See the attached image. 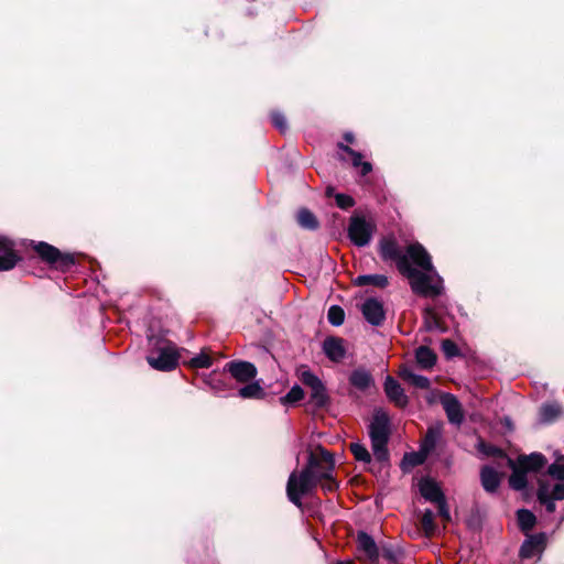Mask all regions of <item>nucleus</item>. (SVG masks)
Wrapping results in <instances>:
<instances>
[{
    "mask_svg": "<svg viewBox=\"0 0 564 564\" xmlns=\"http://www.w3.org/2000/svg\"><path fill=\"white\" fill-rule=\"evenodd\" d=\"M379 252L383 260L397 263L398 270L410 280L413 292L432 297L442 293L443 280L421 243H411L402 252L394 239L386 238L380 241Z\"/></svg>",
    "mask_w": 564,
    "mask_h": 564,
    "instance_id": "f257e3e1",
    "label": "nucleus"
},
{
    "mask_svg": "<svg viewBox=\"0 0 564 564\" xmlns=\"http://www.w3.org/2000/svg\"><path fill=\"white\" fill-rule=\"evenodd\" d=\"M322 465L318 446L308 453L307 463L301 471H292L286 484L289 500L302 507V498L310 495L318 484V471Z\"/></svg>",
    "mask_w": 564,
    "mask_h": 564,
    "instance_id": "f03ea898",
    "label": "nucleus"
},
{
    "mask_svg": "<svg viewBox=\"0 0 564 564\" xmlns=\"http://www.w3.org/2000/svg\"><path fill=\"white\" fill-rule=\"evenodd\" d=\"M390 434V420L388 414L379 409L373 413L372 421L369 425V435L375 457L384 462L388 459L387 443Z\"/></svg>",
    "mask_w": 564,
    "mask_h": 564,
    "instance_id": "7ed1b4c3",
    "label": "nucleus"
},
{
    "mask_svg": "<svg viewBox=\"0 0 564 564\" xmlns=\"http://www.w3.org/2000/svg\"><path fill=\"white\" fill-rule=\"evenodd\" d=\"M32 247L40 258L55 269L66 271L75 263L70 253H62L57 248L44 241H32Z\"/></svg>",
    "mask_w": 564,
    "mask_h": 564,
    "instance_id": "20e7f679",
    "label": "nucleus"
},
{
    "mask_svg": "<svg viewBox=\"0 0 564 564\" xmlns=\"http://www.w3.org/2000/svg\"><path fill=\"white\" fill-rule=\"evenodd\" d=\"M178 352L175 345L164 343L155 354L147 357L149 365L160 371L173 370L178 364Z\"/></svg>",
    "mask_w": 564,
    "mask_h": 564,
    "instance_id": "39448f33",
    "label": "nucleus"
},
{
    "mask_svg": "<svg viewBox=\"0 0 564 564\" xmlns=\"http://www.w3.org/2000/svg\"><path fill=\"white\" fill-rule=\"evenodd\" d=\"M300 380L311 389L310 400L316 408H324L328 401V394L322 380L310 370L300 373Z\"/></svg>",
    "mask_w": 564,
    "mask_h": 564,
    "instance_id": "423d86ee",
    "label": "nucleus"
},
{
    "mask_svg": "<svg viewBox=\"0 0 564 564\" xmlns=\"http://www.w3.org/2000/svg\"><path fill=\"white\" fill-rule=\"evenodd\" d=\"M318 452L322 458V465L318 471V482H321L322 489L325 492L335 491L338 488V482L332 476L335 468L334 456L322 446H318Z\"/></svg>",
    "mask_w": 564,
    "mask_h": 564,
    "instance_id": "0eeeda50",
    "label": "nucleus"
},
{
    "mask_svg": "<svg viewBox=\"0 0 564 564\" xmlns=\"http://www.w3.org/2000/svg\"><path fill=\"white\" fill-rule=\"evenodd\" d=\"M348 235L356 246L364 247L371 240L372 226L365 218L352 217L350 219Z\"/></svg>",
    "mask_w": 564,
    "mask_h": 564,
    "instance_id": "6e6552de",
    "label": "nucleus"
},
{
    "mask_svg": "<svg viewBox=\"0 0 564 564\" xmlns=\"http://www.w3.org/2000/svg\"><path fill=\"white\" fill-rule=\"evenodd\" d=\"M238 382H248L257 376V368L249 361H230L224 367Z\"/></svg>",
    "mask_w": 564,
    "mask_h": 564,
    "instance_id": "1a4fd4ad",
    "label": "nucleus"
},
{
    "mask_svg": "<svg viewBox=\"0 0 564 564\" xmlns=\"http://www.w3.org/2000/svg\"><path fill=\"white\" fill-rule=\"evenodd\" d=\"M441 403L444 408L448 422L451 424L460 426L464 422V412L458 399L451 393H444L441 395Z\"/></svg>",
    "mask_w": 564,
    "mask_h": 564,
    "instance_id": "9d476101",
    "label": "nucleus"
},
{
    "mask_svg": "<svg viewBox=\"0 0 564 564\" xmlns=\"http://www.w3.org/2000/svg\"><path fill=\"white\" fill-rule=\"evenodd\" d=\"M360 310L365 319L372 326H379L383 323L386 312L383 310L382 303L379 300L373 297L367 299L362 303Z\"/></svg>",
    "mask_w": 564,
    "mask_h": 564,
    "instance_id": "9b49d317",
    "label": "nucleus"
},
{
    "mask_svg": "<svg viewBox=\"0 0 564 564\" xmlns=\"http://www.w3.org/2000/svg\"><path fill=\"white\" fill-rule=\"evenodd\" d=\"M384 392L388 399L400 408L406 406L409 399L400 386L391 376H388L383 383Z\"/></svg>",
    "mask_w": 564,
    "mask_h": 564,
    "instance_id": "f8f14e48",
    "label": "nucleus"
},
{
    "mask_svg": "<svg viewBox=\"0 0 564 564\" xmlns=\"http://www.w3.org/2000/svg\"><path fill=\"white\" fill-rule=\"evenodd\" d=\"M19 257L13 250V243L6 237H0V271H8L15 267Z\"/></svg>",
    "mask_w": 564,
    "mask_h": 564,
    "instance_id": "ddd939ff",
    "label": "nucleus"
},
{
    "mask_svg": "<svg viewBox=\"0 0 564 564\" xmlns=\"http://www.w3.org/2000/svg\"><path fill=\"white\" fill-rule=\"evenodd\" d=\"M546 535L544 533L529 535L521 545L520 556L523 558H530L540 554L544 549Z\"/></svg>",
    "mask_w": 564,
    "mask_h": 564,
    "instance_id": "4468645a",
    "label": "nucleus"
},
{
    "mask_svg": "<svg viewBox=\"0 0 564 564\" xmlns=\"http://www.w3.org/2000/svg\"><path fill=\"white\" fill-rule=\"evenodd\" d=\"M349 382L361 392H366L375 386L373 377L364 368L354 370L349 376Z\"/></svg>",
    "mask_w": 564,
    "mask_h": 564,
    "instance_id": "2eb2a0df",
    "label": "nucleus"
},
{
    "mask_svg": "<svg viewBox=\"0 0 564 564\" xmlns=\"http://www.w3.org/2000/svg\"><path fill=\"white\" fill-rule=\"evenodd\" d=\"M323 350L325 355L335 362L340 361L346 354L344 340L335 337H328L324 340Z\"/></svg>",
    "mask_w": 564,
    "mask_h": 564,
    "instance_id": "dca6fc26",
    "label": "nucleus"
},
{
    "mask_svg": "<svg viewBox=\"0 0 564 564\" xmlns=\"http://www.w3.org/2000/svg\"><path fill=\"white\" fill-rule=\"evenodd\" d=\"M419 490L424 499L432 502H436L444 497L438 485L431 478H422L419 482Z\"/></svg>",
    "mask_w": 564,
    "mask_h": 564,
    "instance_id": "f3484780",
    "label": "nucleus"
},
{
    "mask_svg": "<svg viewBox=\"0 0 564 564\" xmlns=\"http://www.w3.org/2000/svg\"><path fill=\"white\" fill-rule=\"evenodd\" d=\"M517 464L525 471H539L546 464V458L540 453L519 456Z\"/></svg>",
    "mask_w": 564,
    "mask_h": 564,
    "instance_id": "a211bd4d",
    "label": "nucleus"
},
{
    "mask_svg": "<svg viewBox=\"0 0 564 564\" xmlns=\"http://www.w3.org/2000/svg\"><path fill=\"white\" fill-rule=\"evenodd\" d=\"M480 480L487 492H495L501 481V475L490 466H485L480 471Z\"/></svg>",
    "mask_w": 564,
    "mask_h": 564,
    "instance_id": "6ab92c4d",
    "label": "nucleus"
},
{
    "mask_svg": "<svg viewBox=\"0 0 564 564\" xmlns=\"http://www.w3.org/2000/svg\"><path fill=\"white\" fill-rule=\"evenodd\" d=\"M509 466L512 468V474L509 478V485L514 490H523L528 484V477L523 468H521L517 463L511 459H508Z\"/></svg>",
    "mask_w": 564,
    "mask_h": 564,
    "instance_id": "aec40b11",
    "label": "nucleus"
},
{
    "mask_svg": "<svg viewBox=\"0 0 564 564\" xmlns=\"http://www.w3.org/2000/svg\"><path fill=\"white\" fill-rule=\"evenodd\" d=\"M358 547L371 560L379 557V551L375 540L366 532H359L357 535Z\"/></svg>",
    "mask_w": 564,
    "mask_h": 564,
    "instance_id": "412c9836",
    "label": "nucleus"
},
{
    "mask_svg": "<svg viewBox=\"0 0 564 564\" xmlns=\"http://www.w3.org/2000/svg\"><path fill=\"white\" fill-rule=\"evenodd\" d=\"M400 376L403 380L410 382L412 386L420 389H427L430 387L429 378L414 373L410 368H402Z\"/></svg>",
    "mask_w": 564,
    "mask_h": 564,
    "instance_id": "4be33fe9",
    "label": "nucleus"
},
{
    "mask_svg": "<svg viewBox=\"0 0 564 564\" xmlns=\"http://www.w3.org/2000/svg\"><path fill=\"white\" fill-rule=\"evenodd\" d=\"M355 284L359 286L375 285L378 288H384L388 285V278L383 274L359 275L355 279Z\"/></svg>",
    "mask_w": 564,
    "mask_h": 564,
    "instance_id": "5701e85b",
    "label": "nucleus"
},
{
    "mask_svg": "<svg viewBox=\"0 0 564 564\" xmlns=\"http://www.w3.org/2000/svg\"><path fill=\"white\" fill-rule=\"evenodd\" d=\"M415 358L417 364L424 369L432 368L436 361L435 354L425 346H421L416 349Z\"/></svg>",
    "mask_w": 564,
    "mask_h": 564,
    "instance_id": "b1692460",
    "label": "nucleus"
},
{
    "mask_svg": "<svg viewBox=\"0 0 564 564\" xmlns=\"http://www.w3.org/2000/svg\"><path fill=\"white\" fill-rule=\"evenodd\" d=\"M429 452L424 451L422 447L416 453L405 454L402 459V468L408 470L412 467L419 466L424 463L427 457Z\"/></svg>",
    "mask_w": 564,
    "mask_h": 564,
    "instance_id": "393cba45",
    "label": "nucleus"
},
{
    "mask_svg": "<svg viewBox=\"0 0 564 564\" xmlns=\"http://www.w3.org/2000/svg\"><path fill=\"white\" fill-rule=\"evenodd\" d=\"M538 499L540 503L545 506L547 512L552 513L555 511V500L550 494V486L541 482L538 489Z\"/></svg>",
    "mask_w": 564,
    "mask_h": 564,
    "instance_id": "a878e982",
    "label": "nucleus"
},
{
    "mask_svg": "<svg viewBox=\"0 0 564 564\" xmlns=\"http://www.w3.org/2000/svg\"><path fill=\"white\" fill-rule=\"evenodd\" d=\"M561 414V408L556 403H546L540 408L539 419L542 423H551Z\"/></svg>",
    "mask_w": 564,
    "mask_h": 564,
    "instance_id": "bb28decb",
    "label": "nucleus"
},
{
    "mask_svg": "<svg viewBox=\"0 0 564 564\" xmlns=\"http://www.w3.org/2000/svg\"><path fill=\"white\" fill-rule=\"evenodd\" d=\"M239 397L242 399H262L264 397V391L259 382H251L238 391Z\"/></svg>",
    "mask_w": 564,
    "mask_h": 564,
    "instance_id": "cd10ccee",
    "label": "nucleus"
},
{
    "mask_svg": "<svg viewBox=\"0 0 564 564\" xmlns=\"http://www.w3.org/2000/svg\"><path fill=\"white\" fill-rule=\"evenodd\" d=\"M297 221L300 226L304 229L315 230L318 227V221L314 214L305 208L299 210Z\"/></svg>",
    "mask_w": 564,
    "mask_h": 564,
    "instance_id": "c85d7f7f",
    "label": "nucleus"
},
{
    "mask_svg": "<svg viewBox=\"0 0 564 564\" xmlns=\"http://www.w3.org/2000/svg\"><path fill=\"white\" fill-rule=\"evenodd\" d=\"M339 148L351 156V162L354 166H361V175H366L371 171V164L369 162H361L362 156L359 152H356L344 144H339Z\"/></svg>",
    "mask_w": 564,
    "mask_h": 564,
    "instance_id": "c756f323",
    "label": "nucleus"
},
{
    "mask_svg": "<svg viewBox=\"0 0 564 564\" xmlns=\"http://www.w3.org/2000/svg\"><path fill=\"white\" fill-rule=\"evenodd\" d=\"M518 523L522 531L531 530L535 522L536 518L533 512L528 509H520L517 512Z\"/></svg>",
    "mask_w": 564,
    "mask_h": 564,
    "instance_id": "7c9ffc66",
    "label": "nucleus"
},
{
    "mask_svg": "<svg viewBox=\"0 0 564 564\" xmlns=\"http://www.w3.org/2000/svg\"><path fill=\"white\" fill-rule=\"evenodd\" d=\"M441 435H442V430H441L440 426L430 427L427 430L426 436H425L421 447L424 451L430 453V451H432L435 447V445H436L437 441L440 440Z\"/></svg>",
    "mask_w": 564,
    "mask_h": 564,
    "instance_id": "2f4dec72",
    "label": "nucleus"
},
{
    "mask_svg": "<svg viewBox=\"0 0 564 564\" xmlns=\"http://www.w3.org/2000/svg\"><path fill=\"white\" fill-rule=\"evenodd\" d=\"M547 475L556 480L564 481V456L558 455L556 459L547 467Z\"/></svg>",
    "mask_w": 564,
    "mask_h": 564,
    "instance_id": "473e14b6",
    "label": "nucleus"
},
{
    "mask_svg": "<svg viewBox=\"0 0 564 564\" xmlns=\"http://www.w3.org/2000/svg\"><path fill=\"white\" fill-rule=\"evenodd\" d=\"M421 522L426 536H432L436 533L437 527L434 522V513L432 510L426 509L423 512Z\"/></svg>",
    "mask_w": 564,
    "mask_h": 564,
    "instance_id": "72a5a7b5",
    "label": "nucleus"
},
{
    "mask_svg": "<svg viewBox=\"0 0 564 564\" xmlns=\"http://www.w3.org/2000/svg\"><path fill=\"white\" fill-rule=\"evenodd\" d=\"M327 317L333 326H340L345 321V312L340 306L332 305L328 310Z\"/></svg>",
    "mask_w": 564,
    "mask_h": 564,
    "instance_id": "f704fd0d",
    "label": "nucleus"
},
{
    "mask_svg": "<svg viewBox=\"0 0 564 564\" xmlns=\"http://www.w3.org/2000/svg\"><path fill=\"white\" fill-rule=\"evenodd\" d=\"M304 398V390L295 384L293 386L290 391L281 398V402L283 404H286V403H295L300 400H302Z\"/></svg>",
    "mask_w": 564,
    "mask_h": 564,
    "instance_id": "c9c22d12",
    "label": "nucleus"
},
{
    "mask_svg": "<svg viewBox=\"0 0 564 564\" xmlns=\"http://www.w3.org/2000/svg\"><path fill=\"white\" fill-rule=\"evenodd\" d=\"M350 451L355 458L359 462L369 463L371 459L368 449L360 443H351Z\"/></svg>",
    "mask_w": 564,
    "mask_h": 564,
    "instance_id": "e433bc0d",
    "label": "nucleus"
},
{
    "mask_svg": "<svg viewBox=\"0 0 564 564\" xmlns=\"http://www.w3.org/2000/svg\"><path fill=\"white\" fill-rule=\"evenodd\" d=\"M189 365L193 368H209L213 365V360L207 354L200 352L191 359Z\"/></svg>",
    "mask_w": 564,
    "mask_h": 564,
    "instance_id": "4c0bfd02",
    "label": "nucleus"
},
{
    "mask_svg": "<svg viewBox=\"0 0 564 564\" xmlns=\"http://www.w3.org/2000/svg\"><path fill=\"white\" fill-rule=\"evenodd\" d=\"M442 351L448 359L459 355L457 345L451 339H445L442 341Z\"/></svg>",
    "mask_w": 564,
    "mask_h": 564,
    "instance_id": "58836bf2",
    "label": "nucleus"
},
{
    "mask_svg": "<svg viewBox=\"0 0 564 564\" xmlns=\"http://www.w3.org/2000/svg\"><path fill=\"white\" fill-rule=\"evenodd\" d=\"M424 325L426 330H434L440 327L437 318L431 308L424 311Z\"/></svg>",
    "mask_w": 564,
    "mask_h": 564,
    "instance_id": "ea45409f",
    "label": "nucleus"
},
{
    "mask_svg": "<svg viewBox=\"0 0 564 564\" xmlns=\"http://www.w3.org/2000/svg\"><path fill=\"white\" fill-rule=\"evenodd\" d=\"M272 123L281 132H284L286 130V128H288L286 119H285L284 115L281 113V112L272 113Z\"/></svg>",
    "mask_w": 564,
    "mask_h": 564,
    "instance_id": "a19ab883",
    "label": "nucleus"
},
{
    "mask_svg": "<svg viewBox=\"0 0 564 564\" xmlns=\"http://www.w3.org/2000/svg\"><path fill=\"white\" fill-rule=\"evenodd\" d=\"M335 199H336L337 206L343 209L349 208L354 205V199L349 195L337 194Z\"/></svg>",
    "mask_w": 564,
    "mask_h": 564,
    "instance_id": "79ce46f5",
    "label": "nucleus"
},
{
    "mask_svg": "<svg viewBox=\"0 0 564 564\" xmlns=\"http://www.w3.org/2000/svg\"><path fill=\"white\" fill-rule=\"evenodd\" d=\"M435 503H437L438 507V514L446 521L451 520V513L445 500V497H443L441 500H437Z\"/></svg>",
    "mask_w": 564,
    "mask_h": 564,
    "instance_id": "37998d69",
    "label": "nucleus"
},
{
    "mask_svg": "<svg viewBox=\"0 0 564 564\" xmlns=\"http://www.w3.org/2000/svg\"><path fill=\"white\" fill-rule=\"evenodd\" d=\"M550 494L553 499L563 500L564 499V482L556 484L552 489H550Z\"/></svg>",
    "mask_w": 564,
    "mask_h": 564,
    "instance_id": "c03bdc74",
    "label": "nucleus"
},
{
    "mask_svg": "<svg viewBox=\"0 0 564 564\" xmlns=\"http://www.w3.org/2000/svg\"><path fill=\"white\" fill-rule=\"evenodd\" d=\"M479 449L481 452H484L486 455H500L501 454L500 449L492 447V446H487L484 443L479 444Z\"/></svg>",
    "mask_w": 564,
    "mask_h": 564,
    "instance_id": "a18cd8bd",
    "label": "nucleus"
},
{
    "mask_svg": "<svg viewBox=\"0 0 564 564\" xmlns=\"http://www.w3.org/2000/svg\"><path fill=\"white\" fill-rule=\"evenodd\" d=\"M344 138H345V140L347 142H352L354 141V134L351 132L345 133Z\"/></svg>",
    "mask_w": 564,
    "mask_h": 564,
    "instance_id": "49530a36",
    "label": "nucleus"
},
{
    "mask_svg": "<svg viewBox=\"0 0 564 564\" xmlns=\"http://www.w3.org/2000/svg\"><path fill=\"white\" fill-rule=\"evenodd\" d=\"M384 556L387 558H389V560H394V555H393V553L391 551L386 550L384 551Z\"/></svg>",
    "mask_w": 564,
    "mask_h": 564,
    "instance_id": "de8ad7c7",
    "label": "nucleus"
},
{
    "mask_svg": "<svg viewBox=\"0 0 564 564\" xmlns=\"http://www.w3.org/2000/svg\"><path fill=\"white\" fill-rule=\"evenodd\" d=\"M336 564H351V562H347V563H345V562H338V563H336Z\"/></svg>",
    "mask_w": 564,
    "mask_h": 564,
    "instance_id": "09e8293b",
    "label": "nucleus"
}]
</instances>
